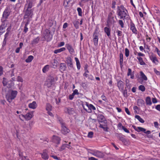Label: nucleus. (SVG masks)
<instances>
[{
    "mask_svg": "<svg viewBox=\"0 0 160 160\" xmlns=\"http://www.w3.org/2000/svg\"><path fill=\"white\" fill-rule=\"evenodd\" d=\"M117 12L118 15L120 17V19H124L127 16L128 12L126 9L122 6H121L118 8Z\"/></svg>",
    "mask_w": 160,
    "mask_h": 160,
    "instance_id": "obj_2",
    "label": "nucleus"
},
{
    "mask_svg": "<svg viewBox=\"0 0 160 160\" xmlns=\"http://www.w3.org/2000/svg\"><path fill=\"white\" fill-rule=\"evenodd\" d=\"M93 42L94 45L97 46L98 45V36L97 35L94 34L93 35Z\"/></svg>",
    "mask_w": 160,
    "mask_h": 160,
    "instance_id": "obj_20",
    "label": "nucleus"
},
{
    "mask_svg": "<svg viewBox=\"0 0 160 160\" xmlns=\"http://www.w3.org/2000/svg\"><path fill=\"white\" fill-rule=\"evenodd\" d=\"M77 11L78 12V15L79 16H82V10L80 8H78L77 9Z\"/></svg>",
    "mask_w": 160,
    "mask_h": 160,
    "instance_id": "obj_39",
    "label": "nucleus"
},
{
    "mask_svg": "<svg viewBox=\"0 0 160 160\" xmlns=\"http://www.w3.org/2000/svg\"><path fill=\"white\" fill-rule=\"evenodd\" d=\"M83 76L86 78H88V79H89L91 80H92L93 79V77L91 75L90 77H89L88 74V73H86V72H85L84 73Z\"/></svg>",
    "mask_w": 160,
    "mask_h": 160,
    "instance_id": "obj_36",
    "label": "nucleus"
},
{
    "mask_svg": "<svg viewBox=\"0 0 160 160\" xmlns=\"http://www.w3.org/2000/svg\"><path fill=\"white\" fill-rule=\"evenodd\" d=\"M51 157L55 159L58 160H60V158H58L57 156H56L52 155L51 156Z\"/></svg>",
    "mask_w": 160,
    "mask_h": 160,
    "instance_id": "obj_58",
    "label": "nucleus"
},
{
    "mask_svg": "<svg viewBox=\"0 0 160 160\" xmlns=\"http://www.w3.org/2000/svg\"><path fill=\"white\" fill-rule=\"evenodd\" d=\"M118 86L120 91H122L124 88L123 82L122 81H119L118 82Z\"/></svg>",
    "mask_w": 160,
    "mask_h": 160,
    "instance_id": "obj_17",
    "label": "nucleus"
},
{
    "mask_svg": "<svg viewBox=\"0 0 160 160\" xmlns=\"http://www.w3.org/2000/svg\"><path fill=\"white\" fill-rule=\"evenodd\" d=\"M90 153L92 155L99 158H102L104 156L103 153L98 151H92Z\"/></svg>",
    "mask_w": 160,
    "mask_h": 160,
    "instance_id": "obj_4",
    "label": "nucleus"
},
{
    "mask_svg": "<svg viewBox=\"0 0 160 160\" xmlns=\"http://www.w3.org/2000/svg\"><path fill=\"white\" fill-rule=\"evenodd\" d=\"M101 98L103 100L105 101H106L107 99L106 98V97L104 95H102L101 96Z\"/></svg>",
    "mask_w": 160,
    "mask_h": 160,
    "instance_id": "obj_57",
    "label": "nucleus"
},
{
    "mask_svg": "<svg viewBox=\"0 0 160 160\" xmlns=\"http://www.w3.org/2000/svg\"><path fill=\"white\" fill-rule=\"evenodd\" d=\"M146 102L147 105H151L152 104V102L151 101V98L149 97H148L146 98Z\"/></svg>",
    "mask_w": 160,
    "mask_h": 160,
    "instance_id": "obj_27",
    "label": "nucleus"
},
{
    "mask_svg": "<svg viewBox=\"0 0 160 160\" xmlns=\"http://www.w3.org/2000/svg\"><path fill=\"white\" fill-rule=\"evenodd\" d=\"M130 29L132 30L133 33L135 34H137L138 31L135 27V25L133 23L131 24Z\"/></svg>",
    "mask_w": 160,
    "mask_h": 160,
    "instance_id": "obj_15",
    "label": "nucleus"
},
{
    "mask_svg": "<svg viewBox=\"0 0 160 160\" xmlns=\"http://www.w3.org/2000/svg\"><path fill=\"white\" fill-rule=\"evenodd\" d=\"M66 48L64 47L62 48L56 50L54 51V53L55 54L58 53H60L62 52L65 51Z\"/></svg>",
    "mask_w": 160,
    "mask_h": 160,
    "instance_id": "obj_23",
    "label": "nucleus"
},
{
    "mask_svg": "<svg viewBox=\"0 0 160 160\" xmlns=\"http://www.w3.org/2000/svg\"><path fill=\"white\" fill-rule=\"evenodd\" d=\"M139 89L142 92L145 91V88L144 86L143 85H141L139 87Z\"/></svg>",
    "mask_w": 160,
    "mask_h": 160,
    "instance_id": "obj_38",
    "label": "nucleus"
},
{
    "mask_svg": "<svg viewBox=\"0 0 160 160\" xmlns=\"http://www.w3.org/2000/svg\"><path fill=\"white\" fill-rule=\"evenodd\" d=\"M62 132L64 134H66L69 132L68 130L64 125H62Z\"/></svg>",
    "mask_w": 160,
    "mask_h": 160,
    "instance_id": "obj_19",
    "label": "nucleus"
},
{
    "mask_svg": "<svg viewBox=\"0 0 160 160\" xmlns=\"http://www.w3.org/2000/svg\"><path fill=\"white\" fill-rule=\"evenodd\" d=\"M140 73V76L142 80L145 81L147 80L148 78L145 74L142 72H141Z\"/></svg>",
    "mask_w": 160,
    "mask_h": 160,
    "instance_id": "obj_31",
    "label": "nucleus"
},
{
    "mask_svg": "<svg viewBox=\"0 0 160 160\" xmlns=\"http://www.w3.org/2000/svg\"><path fill=\"white\" fill-rule=\"evenodd\" d=\"M18 117L21 120L23 121V118H24V115H20L18 116Z\"/></svg>",
    "mask_w": 160,
    "mask_h": 160,
    "instance_id": "obj_47",
    "label": "nucleus"
},
{
    "mask_svg": "<svg viewBox=\"0 0 160 160\" xmlns=\"http://www.w3.org/2000/svg\"><path fill=\"white\" fill-rule=\"evenodd\" d=\"M3 74V68H2L0 66V76Z\"/></svg>",
    "mask_w": 160,
    "mask_h": 160,
    "instance_id": "obj_61",
    "label": "nucleus"
},
{
    "mask_svg": "<svg viewBox=\"0 0 160 160\" xmlns=\"http://www.w3.org/2000/svg\"><path fill=\"white\" fill-rule=\"evenodd\" d=\"M54 81V78L51 76H49L46 81L45 84L48 87H51Z\"/></svg>",
    "mask_w": 160,
    "mask_h": 160,
    "instance_id": "obj_5",
    "label": "nucleus"
},
{
    "mask_svg": "<svg viewBox=\"0 0 160 160\" xmlns=\"http://www.w3.org/2000/svg\"><path fill=\"white\" fill-rule=\"evenodd\" d=\"M125 111L126 112V113L128 114L129 115H130V112H129V111L128 109V108H125Z\"/></svg>",
    "mask_w": 160,
    "mask_h": 160,
    "instance_id": "obj_59",
    "label": "nucleus"
},
{
    "mask_svg": "<svg viewBox=\"0 0 160 160\" xmlns=\"http://www.w3.org/2000/svg\"><path fill=\"white\" fill-rule=\"evenodd\" d=\"M137 58L138 60L139 64L141 65H144L146 64L145 63L143 60L142 58L140 57H137Z\"/></svg>",
    "mask_w": 160,
    "mask_h": 160,
    "instance_id": "obj_26",
    "label": "nucleus"
},
{
    "mask_svg": "<svg viewBox=\"0 0 160 160\" xmlns=\"http://www.w3.org/2000/svg\"><path fill=\"white\" fill-rule=\"evenodd\" d=\"M52 38V36L50 34V33L47 34L45 36V38L47 41H50Z\"/></svg>",
    "mask_w": 160,
    "mask_h": 160,
    "instance_id": "obj_30",
    "label": "nucleus"
},
{
    "mask_svg": "<svg viewBox=\"0 0 160 160\" xmlns=\"http://www.w3.org/2000/svg\"><path fill=\"white\" fill-rule=\"evenodd\" d=\"M83 108L88 112H90L92 111V110H95V108L92 104L85 102L84 104L83 105Z\"/></svg>",
    "mask_w": 160,
    "mask_h": 160,
    "instance_id": "obj_3",
    "label": "nucleus"
},
{
    "mask_svg": "<svg viewBox=\"0 0 160 160\" xmlns=\"http://www.w3.org/2000/svg\"><path fill=\"white\" fill-rule=\"evenodd\" d=\"M65 46L70 54H72L74 53L75 51L74 49L72 46L69 44H66Z\"/></svg>",
    "mask_w": 160,
    "mask_h": 160,
    "instance_id": "obj_10",
    "label": "nucleus"
},
{
    "mask_svg": "<svg viewBox=\"0 0 160 160\" xmlns=\"http://www.w3.org/2000/svg\"><path fill=\"white\" fill-rule=\"evenodd\" d=\"M28 30V28L27 27V25L26 24L25 25V27H24V31L25 32H26Z\"/></svg>",
    "mask_w": 160,
    "mask_h": 160,
    "instance_id": "obj_54",
    "label": "nucleus"
},
{
    "mask_svg": "<svg viewBox=\"0 0 160 160\" xmlns=\"http://www.w3.org/2000/svg\"><path fill=\"white\" fill-rule=\"evenodd\" d=\"M74 96V94H73V93H72L71 95H70L69 96V99L70 100H72L73 99Z\"/></svg>",
    "mask_w": 160,
    "mask_h": 160,
    "instance_id": "obj_55",
    "label": "nucleus"
},
{
    "mask_svg": "<svg viewBox=\"0 0 160 160\" xmlns=\"http://www.w3.org/2000/svg\"><path fill=\"white\" fill-rule=\"evenodd\" d=\"M156 108L158 110L160 111V105H157L156 107Z\"/></svg>",
    "mask_w": 160,
    "mask_h": 160,
    "instance_id": "obj_63",
    "label": "nucleus"
},
{
    "mask_svg": "<svg viewBox=\"0 0 160 160\" xmlns=\"http://www.w3.org/2000/svg\"><path fill=\"white\" fill-rule=\"evenodd\" d=\"M118 128H119V129H120L121 128H122V127H124V126H123L122 124L121 123H119L118 125Z\"/></svg>",
    "mask_w": 160,
    "mask_h": 160,
    "instance_id": "obj_56",
    "label": "nucleus"
},
{
    "mask_svg": "<svg viewBox=\"0 0 160 160\" xmlns=\"http://www.w3.org/2000/svg\"><path fill=\"white\" fill-rule=\"evenodd\" d=\"M17 93V91L15 90L9 91L6 95L7 100L9 102H12L16 97Z\"/></svg>",
    "mask_w": 160,
    "mask_h": 160,
    "instance_id": "obj_1",
    "label": "nucleus"
},
{
    "mask_svg": "<svg viewBox=\"0 0 160 160\" xmlns=\"http://www.w3.org/2000/svg\"><path fill=\"white\" fill-rule=\"evenodd\" d=\"M17 80L18 82H23V79L22 78L19 76L17 77Z\"/></svg>",
    "mask_w": 160,
    "mask_h": 160,
    "instance_id": "obj_40",
    "label": "nucleus"
},
{
    "mask_svg": "<svg viewBox=\"0 0 160 160\" xmlns=\"http://www.w3.org/2000/svg\"><path fill=\"white\" fill-rule=\"evenodd\" d=\"M64 112L65 113L68 114L70 115L73 114L75 111L73 108L69 107H66L64 108Z\"/></svg>",
    "mask_w": 160,
    "mask_h": 160,
    "instance_id": "obj_7",
    "label": "nucleus"
},
{
    "mask_svg": "<svg viewBox=\"0 0 160 160\" xmlns=\"http://www.w3.org/2000/svg\"><path fill=\"white\" fill-rule=\"evenodd\" d=\"M93 133L92 132H89L88 134V137L90 138H92L93 137Z\"/></svg>",
    "mask_w": 160,
    "mask_h": 160,
    "instance_id": "obj_49",
    "label": "nucleus"
},
{
    "mask_svg": "<svg viewBox=\"0 0 160 160\" xmlns=\"http://www.w3.org/2000/svg\"><path fill=\"white\" fill-rule=\"evenodd\" d=\"M33 12L32 9H27L24 16V18H27L29 17L31 18Z\"/></svg>",
    "mask_w": 160,
    "mask_h": 160,
    "instance_id": "obj_8",
    "label": "nucleus"
},
{
    "mask_svg": "<svg viewBox=\"0 0 160 160\" xmlns=\"http://www.w3.org/2000/svg\"><path fill=\"white\" fill-rule=\"evenodd\" d=\"M137 103L139 106H142L144 103V101L142 99H138L137 100Z\"/></svg>",
    "mask_w": 160,
    "mask_h": 160,
    "instance_id": "obj_33",
    "label": "nucleus"
},
{
    "mask_svg": "<svg viewBox=\"0 0 160 160\" xmlns=\"http://www.w3.org/2000/svg\"><path fill=\"white\" fill-rule=\"evenodd\" d=\"M70 2V1L69 0L67 1V0H65L63 4L65 6V7H68V5Z\"/></svg>",
    "mask_w": 160,
    "mask_h": 160,
    "instance_id": "obj_41",
    "label": "nucleus"
},
{
    "mask_svg": "<svg viewBox=\"0 0 160 160\" xmlns=\"http://www.w3.org/2000/svg\"><path fill=\"white\" fill-rule=\"evenodd\" d=\"M88 160H98V159L93 157H91L88 158Z\"/></svg>",
    "mask_w": 160,
    "mask_h": 160,
    "instance_id": "obj_62",
    "label": "nucleus"
},
{
    "mask_svg": "<svg viewBox=\"0 0 160 160\" xmlns=\"http://www.w3.org/2000/svg\"><path fill=\"white\" fill-rule=\"evenodd\" d=\"M3 17H5L6 18H7L8 16V15L7 14V13L4 12L3 14Z\"/></svg>",
    "mask_w": 160,
    "mask_h": 160,
    "instance_id": "obj_60",
    "label": "nucleus"
},
{
    "mask_svg": "<svg viewBox=\"0 0 160 160\" xmlns=\"http://www.w3.org/2000/svg\"><path fill=\"white\" fill-rule=\"evenodd\" d=\"M60 140L61 139L59 137L55 135L53 136L52 139V142L58 144L60 143Z\"/></svg>",
    "mask_w": 160,
    "mask_h": 160,
    "instance_id": "obj_13",
    "label": "nucleus"
},
{
    "mask_svg": "<svg viewBox=\"0 0 160 160\" xmlns=\"http://www.w3.org/2000/svg\"><path fill=\"white\" fill-rule=\"evenodd\" d=\"M116 32L118 33V37L121 36L122 34V31L118 30L116 31Z\"/></svg>",
    "mask_w": 160,
    "mask_h": 160,
    "instance_id": "obj_48",
    "label": "nucleus"
},
{
    "mask_svg": "<svg viewBox=\"0 0 160 160\" xmlns=\"http://www.w3.org/2000/svg\"><path fill=\"white\" fill-rule=\"evenodd\" d=\"M28 106L29 108L34 109L37 108V105L35 101H33L32 103H29Z\"/></svg>",
    "mask_w": 160,
    "mask_h": 160,
    "instance_id": "obj_14",
    "label": "nucleus"
},
{
    "mask_svg": "<svg viewBox=\"0 0 160 160\" xmlns=\"http://www.w3.org/2000/svg\"><path fill=\"white\" fill-rule=\"evenodd\" d=\"M104 31L108 36L109 38L110 35V28L107 27H105L104 28Z\"/></svg>",
    "mask_w": 160,
    "mask_h": 160,
    "instance_id": "obj_22",
    "label": "nucleus"
},
{
    "mask_svg": "<svg viewBox=\"0 0 160 160\" xmlns=\"http://www.w3.org/2000/svg\"><path fill=\"white\" fill-rule=\"evenodd\" d=\"M32 3L31 2H29L28 4L27 9H31V8H32Z\"/></svg>",
    "mask_w": 160,
    "mask_h": 160,
    "instance_id": "obj_44",
    "label": "nucleus"
},
{
    "mask_svg": "<svg viewBox=\"0 0 160 160\" xmlns=\"http://www.w3.org/2000/svg\"><path fill=\"white\" fill-rule=\"evenodd\" d=\"M99 127L103 129V130L105 131H108L107 127L105 125H102L101 124H100Z\"/></svg>",
    "mask_w": 160,
    "mask_h": 160,
    "instance_id": "obj_35",
    "label": "nucleus"
},
{
    "mask_svg": "<svg viewBox=\"0 0 160 160\" xmlns=\"http://www.w3.org/2000/svg\"><path fill=\"white\" fill-rule=\"evenodd\" d=\"M132 127L136 131L138 132L142 131L144 133V132H145V131H146V129L145 128H143L140 127H136L134 126H132Z\"/></svg>",
    "mask_w": 160,
    "mask_h": 160,
    "instance_id": "obj_18",
    "label": "nucleus"
},
{
    "mask_svg": "<svg viewBox=\"0 0 160 160\" xmlns=\"http://www.w3.org/2000/svg\"><path fill=\"white\" fill-rule=\"evenodd\" d=\"M42 158L43 159L46 160L48 159L49 155L48 154V151L46 150L43 151L42 153H41Z\"/></svg>",
    "mask_w": 160,
    "mask_h": 160,
    "instance_id": "obj_12",
    "label": "nucleus"
},
{
    "mask_svg": "<svg viewBox=\"0 0 160 160\" xmlns=\"http://www.w3.org/2000/svg\"><path fill=\"white\" fill-rule=\"evenodd\" d=\"M122 129L124 131V132H127V133H129V131L126 128H125V127H122Z\"/></svg>",
    "mask_w": 160,
    "mask_h": 160,
    "instance_id": "obj_52",
    "label": "nucleus"
},
{
    "mask_svg": "<svg viewBox=\"0 0 160 160\" xmlns=\"http://www.w3.org/2000/svg\"><path fill=\"white\" fill-rule=\"evenodd\" d=\"M118 22L122 28H123L124 27V23L122 20H119L118 21Z\"/></svg>",
    "mask_w": 160,
    "mask_h": 160,
    "instance_id": "obj_43",
    "label": "nucleus"
},
{
    "mask_svg": "<svg viewBox=\"0 0 160 160\" xmlns=\"http://www.w3.org/2000/svg\"><path fill=\"white\" fill-rule=\"evenodd\" d=\"M39 38L37 37L34 39L32 41L31 44H34L37 43L39 41Z\"/></svg>",
    "mask_w": 160,
    "mask_h": 160,
    "instance_id": "obj_34",
    "label": "nucleus"
},
{
    "mask_svg": "<svg viewBox=\"0 0 160 160\" xmlns=\"http://www.w3.org/2000/svg\"><path fill=\"white\" fill-rule=\"evenodd\" d=\"M50 67V66L48 65H45L42 69V72L43 73L46 72L49 69Z\"/></svg>",
    "mask_w": 160,
    "mask_h": 160,
    "instance_id": "obj_24",
    "label": "nucleus"
},
{
    "mask_svg": "<svg viewBox=\"0 0 160 160\" xmlns=\"http://www.w3.org/2000/svg\"><path fill=\"white\" fill-rule=\"evenodd\" d=\"M150 58L152 62L156 64L157 65L158 63V61L156 56L152 55L150 56Z\"/></svg>",
    "mask_w": 160,
    "mask_h": 160,
    "instance_id": "obj_16",
    "label": "nucleus"
},
{
    "mask_svg": "<svg viewBox=\"0 0 160 160\" xmlns=\"http://www.w3.org/2000/svg\"><path fill=\"white\" fill-rule=\"evenodd\" d=\"M66 66L64 63H62L60 65V69L61 71H65L66 69Z\"/></svg>",
    "mask_w": 160,
    "mask_h": 160,
    "instance_id": "obj_21",
    "label": "nucleus"
},
{
    "mask_svg": "<svg viewBox=\"0 0 160 160\" xmlns=\"http://www.w3.org/2000/svg\"><path fill=\"white\" fill-rule=\"evenodd\" d=\"M46 109L47 111H51L52 109V107L50 104L47 103L46 105Z\"/></svg>",
    "mask_w": 160,
    "mask_h": 160,
    "instance_id": "obj_29",
    "label": "nucleus"
},
{
    "mask_svg": "<svg viewBox=\"0 0 160 160\" xmlns=\"http://www.w3.org/2000/svg\"><path fill=\"white\" fill-rule=\"evenodd\" d=\"M34 57L32 55L29 56L28 58L26 59L25 61L28 63L31 62L33 59Z\"/></svg>",
    "mask_w": 160,
    "mask_h": 160,
    "instance_id": "obj_28",
    "label": "nucleus"
},
{
    "mask_svg": "<svg viewBox=\"0 0 160 160\" xmlns=\"http://www.w3.org/2000/svg\"><path fill=\"white\" fill-rule=\"evenodd\" d=\"M2 83L4 86L6 85L7 84V80L5 78H3Z\"/></svg>",
    "mask_w": 160,
    "mask_h": 160,
    "instance_id": "obj_50",
    "label": "nucleus"
},
{
    "mask_svg": "<svg viewBox=\"0 0 160 160\" xmlns=\"http://www.w3.org/2000/svg\"><path fill=\"white\" fill-rule=\"evenodd\" d=\"M73 94H74V95H78L79 94V93L78 92V90L77 89H75L73 92L72 93Z\"/></svg>",
    "mask_w": 160,
    "mask_h": 160,
    "instance_id": "obj_51",
    "label": "nucleus"
},
{
    "mask_svg": "<svg viewBox=\"0 0 160 160\" xmlns=\"http://www.w3.org/2000/svg\"><path fill=\"white\" fill-rule=\"evenodd\" d=\"M66 63L67 64L68 68L70 69L73 67V64L72 59L70 57H68L66 58Z\"/></svg>",
    "mask_w": 160,
    "mask_h": 160,
    "instance_id": "obj_9",
    "label": "nucleus"
},
{
    "mask_svg": "<svg viewBox=\"0 0 160 160\" xmlns=\"http://www.w3.org/2000/svg\"><path fill=\"white\" fill-rule=\"evenodd\" d=\"M154 71L155 73L157 74V75H159L160 74V72L159 71L157 70L156 69L154 68Z\"/></svg>",
    "mask_w": 160,
    "mask_h": 160,
    "instance_id": "obj_53",
    "label": "nucleus"
},
{
    "mask_svg": "<svg viewBox=\"0 0 160 160\" xmlns=\"http://www.w3.org/2000/svg\"><path fill=\"white\" fill-rule=\"evenodd\" d=\"M120 58V63H122L123 61V55L122 53L120 54L119 55Z\"/></svg>",
    "mask_w": 160,
    "mask_h": 160,
    "instance_id": "obj_42",
    "label": "nucleus"
},
{
    "mask_svg": "<svg viewBox=\"0 0 160 160\" xmlns=\"http://www.w3.org/2000/svg\"><path fill=\"white\" fill-rule=\"evenodd\" d=\"M128 72L127 73V75L128 76H129L133 73V72H132V70L130 68H128Z\"/></svg>",
    "mask_w": 160,
    "mask_h": 160,
    "instance_id": "obj_46",
    "label": "nucleus"
},
{
    "mask_svg": "<svg viewBox=\"0 0 160 160\" xmlns=\"http://www.w3.org/2000/svg\"><path fill=\"white\" fill-rule=\"evenodd\" d=\"M34 111L28 112L24 115V119L26 121H28L31 119L34 116Z\"/></svg>",
    "mask_w": 160,
    "mask_h": 160,
    "instance_id": "obj_6",
    "label": "nucleus"
},
{
    "mask_svg": "<svg viewBox=\"0 0 160 160\" xmlns=\"http://www.w3.org/2000/svg\"><path fill=\"white\" fill-rule=\"evenodd\" d=\"M75 60L76 62V65L77 68L78 70H79L81 68L79 60L78 59L77 57H75Z\"/></svg>",
    "mask_w": 160,
    "mask_h": 160,
    "instance_id": "obj_25",
    "label": "nucleus"
},
{
    "mask_svg": "<svg viewBox=\"0 0 160 160\" xmlns=\"http://www.w3.org/2000/svg\"><path fill=\"white\" fill-rule=\"evenodd\" d=\"M98 120L99 122H106V121L103 115L102 114H99L97 116Z\"/></svg>",
    "mask_w": 160,
    "mask_h": 160,
    "instance_id": "obj_11",
    "label": "nucleus"
},
{
    "mask_svg": "<svg viewBox=\"0 0 160 160\" xmlns=\"http://www.w3.org/2000/svg\"><path fill=\"white\" fill-rule=\"evenodd\" d=\"M68 26V24L67 23H65L63 25V28H66Z\"/></svg>",
    "mask_w": 160,
    "mask_h": 160,
    "instance_id": "obj_64",
    "label": "nucleus"
},
{
    "mask_svg": "<svg viewBox=\"0 0 160 160\" xmlns=\"http://www.w3.org/2000/svg\"><path fill=\"white\" fill-rule=\"evenodd\" d=\"M135 118L141 123H143L144 122V121L138 115H136Z\"/></svg>",
    "mask_w": 160,
    "mask_h": 160,
    "instance_id": "obj_32",
    "label": "nucleus"
},
{
    "mask_svg": "<svg viewBox=\"0 0 160 160\" xmlns=\"http://www.w3.org/2000/svg\"><path fill=\"white\" fill-rule=\"evenodd\" d=\"M125 56L128 57L129 55V51L127 48H126L125 49Z\"/></svg>",
    "mask_w": 160,
    "mask_h": 160,
    "instance_id": "obj_37",
    "label": "nucleus"
},
{
    "mask_svg": "<svg viewBox=\"0 0 160 160\" xmlns=\"http://www.w3.org/2000/svg\"><path fill=\"white\" fill-rule=\"evenodd\" d=\"M65 44V43L63 42H62L59 43L58 44V47H60L63 46Z\"/></svg>",
    "mask_w": 160,
    "mask_h": 160,
    "instance_id": "obj_45",
    "label": "nucleus"
}]
</instances>
